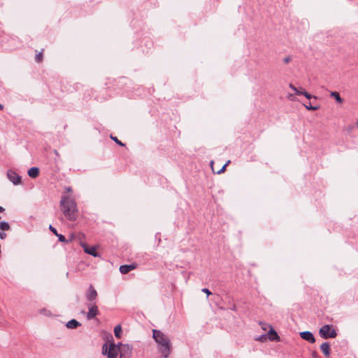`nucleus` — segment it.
Segmentation results:
<instances>
[{"label": "nucleus", "instance_id": "nucleus-24", "mask_svg": "<svg viewBox=\"0 0 358 358\" xmlns=\"http://www.w3.org/2000/svg\"><path fill=\"white\" fill-rule=\"evenodd\" d=\"M305 107L310 110H316L318 109V107L317 106H312L310 103L309 104H304Z\"/></svg>", "mask_w": 358, "mask_h": 358}, {"label": "nucleus", "instance_id": "nucleus-18", "mask_svg": "<svg viewBox=\"0 0 358 358\" xmlns=\"http://www.w3.org/2000/svg\"><path fill=\"white\" fill-rule=\"evenodd\" d=\"M57 236L58 237L59 241L65 243H70L73 238V235H71V237L70 239H66L64 235L60 234H57Z\"/></svg>", "mask_w": 358, "mask_h": 358}, {"label": "nucleus", "instance_id": "nucleus-7", "mask_svg": "<svg viewBox=\"0 0 358 358\" xmlns=\"http://www.w3.org/2000/svg\"><path fill=\"white\" fill-rule=\"evenodd\" d=\"M98 294L93 285H90L85 292L86 300L89 302H93L96 300Z\"/></svg>", "mask_w": 358, "mask_h": 358}, {"label": "nucleus", "instance_id": "nucleus-25", "mask_svg": "<svg viewBox=\"0 0 358 358\" xmlns=\"http://www.w3.org/2000/svg\"><path fill=\"white\" fill-rule=\"evenodd\" d=\"M49 229L50 231H52L55 236L58 234L57 229L52 227L51 224L49 226Z\"/></svg>", "mask_w": 358, "mask_h": 358}, {"label": "nucleus", "instance_id": "nucleus-27", "mask_svg": "<svg viewBox=\"0 0 358 358\" xmlns=\"http://www.w3.org/2000/svg\"><path fill=\"white\" fill-rule=\"evenodd\" d=\"M6 237V234L3 231H0V238L4 239Z\"/></svg>", "mask_w": 358, "mask_h": 358}, {"label": "nucleus", "instance_id": "nucleus-32", "mask_svg": "<svg viewBox=\"0 0 358 358\" xmlns=\"http://www.w3.org/2000/svg\"><path fill=\"white\" fill-rule=\"evenodd\" d=\"M4 210L5 209L3 207L0 206V213H3L4 212Z\"/></svg>", "mask_w": 358, "mask_h": 358}, {"label": "nucleus", "instance_id": "nucleus-19", "mask_svg": "<svg viewBox=\"0 0 358 358\" xmlns=\"http://www.w3.org/2000/svg\"><path fill=\"white\" fill-rule=\"evenodd\" d=\"M114 334H115V337H117V338H121V335H122V328H121V326H120V325H117V326L114 328Z\"/></svg>", "mask_w": 358, "mask_h": 358}, {"label": "nucleus", "instance_id": "nucleus-34", "mask_svg": "<svg viewBox=\"0 0 358 358\" xmlns=\"http://www.w3.org/2000/svg\"><path fill=\"white\" fill-rule=\"evenodd\" d=\"M357 126H358V121H357Z\"/></svg>", "mask_w": 358, "mask_h": 358}, {"label": "nucleus", "instance_id": "nucleus-29", "mask_svg": "<svg viewBox=\"0 0 358 358\" xmlns=\"http://www.w3.org/2000/svg\"><path fill=\"white\" fill-rule=\"evenodd\" d=\"M266 336H262L257 340H259L260 341H265L266 339Z\"/></svg>", "mask_w": 358, "mask_h": 358}, {"label": "nucleus", "instance_id": "nucleus-6", "mask_svg": "<svg viewBox=\"0 0 358 358\" xmlns=\"http://www.w3.org/2000/svg\"><path fill=\"white\" fill-rule=\"evenodd\" d=\"M88 312L87 313L86 317L88 320L94 319L99 314L98 306L95 303L87 304Z\"/></svg>", "mask_w": 358, "mask_h": 358}, {"label": "nucleus", "instance_id": "nucleus-5", "mask_svg": "<svg viewBox=\"0 0 358 358\" xmlns=\"http://www.w3.org/2000/svg\"><path fill=\"white\" fill-rule=\"evenodd\" d=\"M120 358H130L132 352V347L129 344H121L118 348Z\"/></svg>", "mask_w": 358, "mask_h": 358}, {"label": "nucleus", "instance_id": "nucleus-4", "mask_svg": "<svg viewBox=\"0 0 358 358\" xmlns=\"http://www.w3.org/2000/svg\"><path fill=\"white\" fill-rule=\"evenodd\" d=\"M118 348L115 343H110L108 349L107 344L105 343L102 348V353L106 355L108 358H117L119 351Z\"/></svg>", "mask_w": 358, "mask_h": 358}, {"label": "nucleus", "instance_id": "nucleus-20", "mask_svg": "<svg viewBox=\"0 0 358 358\" xmlns=\"http://www.w3.org/2000/svg\"><path fill=\"white\" fill-rule=\"evenodd\" d=\"M10 224L8 222L3 221L0 222V229L2 231H8L10 229Z\"/></svg>", "mask_w": 358, "mask_h": 358}, {"label": "nucleus", "instance_id": "nucleus-31", "mask_svg": "<svg viewBox=\"0 0 358 358\" xmlns=\"http://www.w3.org/2000/svg\"><path fill=\"white\" fill-rule=\"evenodd\" d=\"M66 192H72V189H71V187H66Z\"/></svg>", "mask_w": 358, "mask_h": 358}, {"label": "nucleus", "instance_id": "nucleus-10", "mask_svg": "<svg viewBox=\"0 0 358 358\" xmlns=\"http://www.w3.org/2000/svg\"><path fill=\"white\" fill-rule=\"evenodd\" d=\"M81 246L84 250V252L88 255H90L94 257H99V253L96 252V247L92 246L88 247L85 243H81Z\"/></svg>", "mask_w": 358, "mask_h": 358}, {"label": "nucleus", "instance_id": "nucleus-13", "mask_svg": "<svg viewBox=\"0 0 358 358\" xmlns=\"http://www.w3.org/2000/svg\"><path fill=\"white\" fill-rule=\"evenodd\" d=\"M320 349L326 357L329 356L331 349H330V345L329 343H327V342L323 343L320 346Z\"/></svg>", "mask_w": 358, "mask_h": 358}, {"label": "nucleus", "instance_id": "nucleus-17", "mask_svg": "<svg viewBox=\"0 0 358 358\" xmlns=\"http://www.w3.org/2000/svg\"><path fill=\"white\" fill-rule=\"evenodd\" d=\"M267 336L268 337V339L271 341H278L280 340V337L278 336V334L273 329H270Z\"/></svg>", "mask_w": 358, "mask_h": 358}, {"label": "nucleus", "instance_id": "nucleus-15", "mask_svg": "<svg viewBox=\"0 0 358 358\" xmlns=\"http://www.w3.org/2000/svg\"><path fill=\"white\" fill-rule=\"evenodd\" d=\"M80 326H81V324L78 321L75 320V319L71 320L66 324V327L68 329H76L77 327H78Z\"/></svg>", "mask_w": 358, "mask_h": 358}, {"label": "nucleus", "instance_id": "nucleus-9", "mask_svg": "<svg viewBox=\"0 0 358 358\" xmlns=\"http://www.w3.org/2000/svg\"><path fill=\"white\" fill-rule=\"evenodd\" d=\"M289 87L293 90L295 93L298 95H303L305 96L308 99H310L313 96L308 93L303 87H299V88H297L294 85L292 84H290L289 85ZM314 99H316L315 96H313Z\"/></svg>", "mask_w": 358, "mask_h": 358}, {"label": "nucleus", "instance_id": "nucleus-1", "mask_svg": "<svg viewBox=\"0 0 358 358\" xmlns=\"http://www.w3.org/2000/svg\"><path fill=\"white\" fill-rule=\"evenodd\" d=\"M152 338L157 343V348L162 356L167 358L171 352V343L169 338L159 330H152Z\"/></svg>", "mask_w": 358, "mask_h": 358}, {"label": "nucleus", "instance_id": "nucleus-3", "mask_svg": "<svg viewBox=\"0 0 358 358\" xmlns=\"http://www.w3.org/2000/svg\"><path fill=\"white\" fill-rule=\"evenodd\" d=\"M320 335L324 339L335 338L337 335L336 330L331 325H324L320 329Z\"/></svg>", "mask_w": 358, "mask_h": 358}, {"label": "nucleus", "instance_id": "nucleus-23", "mask_svg": "<svg viewBox=\"0 0 358 358\" xmlns=\"http://www.w3.org/2000/svg\"><path fill=\"white\" fill-rule=\"evenodd\" d=\"M110 138L113 141H114L119 145L122 146V147L125 146V144L122 143L117 137L110 136Z\"/></svg>", "mask_w": 358, "mask_h": 358}, {"label": "nucleus", "instance_id": "nucleus-21", "mask_svg": "<svg viewBox=\"0 0 358 358\" xmlns=\"http://www.w3.org/2000/svg\"><path fill=\"white\" fill-rule=\"evenodd\" d=\"M331 96L334 97L338 103H342L343 99L340 96L339 94L337 92H332L331 93Z\"/></svg>", "mask_w": 358, "mask_h": 358}, {"label": "nucleus", "instance_id": "nucleus-30", "mask_svg": "<svg viewBox=\"0 0 358 358\" xmlns=\"http://www.w3.org/2000/svg\"><path fill=\"white\" fill-rule=\"evenodd\" d=\"M290 61H291V57H287L284 59V62L286 63V64L289 63Z\"/></svg>", "mask_w": 358, "mask_h": 358}, {"label": "nucleus", "instance_id": "nucleus-28", "mask_svg": "<svg viewBox=\"0 0 358 358\" xmlns=\"http://www.w3.org/2000/svg\"><path fill=\"white\" fill-rule=\"evenodd\" d=\"M287 99L290 101H294L295 100V98H294V96L292 94H289L288 96H287Z\"/></svg>", "mask_w": 358, "mask_h": 358}, {"label": "nucleus", "instance_id": "nucleus-12", "mask_svg": "<svg viewBox=\"0 0 358 358\" xmlns=\"http://www.w3.org/2000/svg\"><path fill=\"white\" fill-rule=\"evenodd\" d=\"M300 336L303 339H304L311 343H313L315 342L314 336L310 331L301 332V333H300Z\"/></svg>", "mask_w": 358, "mask_h": 358}, {"label": "nucleus", "instance_id": "nucleus-8", "mask_svg": "<svg viewBox=\"0 0 358 358\" xmlns=\"http://www.w3.org/2000/svg\"><path fill=\"white\" fill-rule=\"evenodd\" d=\"M7 177L15 185L21 183V177L15 171L8 170Z\"/></svg>", "mask_w": 358, "mask_h": 358}, {"label": "nucleus", "instance_id": "nucleus-2", "mask_svg": "<svg viewBox=\"0 0 358 358\" xmlns=\"http://www.w3.org/2000/svg\"><path fill=\"white\" fill-rule=\"evenodd\" d=\"M60 208L69 221H76L78 218L77 204L74 199L69 196H63L60 200Z\"/></svg>", "mask_w": 358, "mask_h": 358}, {"label": "nucleus", "instance_id": "nucleus-14", "mask_svg": "<svg viewBox=\"0 0 358 358\" xmlns=\"http://www.w3.org/2000/svg\"><path fill=\"white\" fill-rule=\"evenodd\" d=\"M229 162H230L228 161L225 164H224L222 166V169H215V168L214 167V162H210L211 169H212V171H213V172L214 173H217V174L222 173L225 171L226 167L229 164Z\"/></svg>", "mask_w": 358, "mask_h": 358}, {"label": "nucleus", "instance_id": "nucleus-16", "mask_svg": "<svg viewBox=\"0 0 358 358\" xmlns=\"http://www.w3.org/2000/svg\"><path fill=\"white\" fill-rule=\"evenodd\" d=\"M39 169L38 167H31L28 170V175L32 178H36L39 176Z\"/></svg>", "mask_w": 358, "mask_h": 358}, {"label": "nucleus", "instance_id": "nucleus-11", "mask_svg": "<svg viewBox=\"0 0 358 358\" xmlns=\"http://www.w3.org/2000/svg\"><path fill=\"white\" fill-rule=\"evenodd\" d=\"M136 264H124L120 266V271L122 274H127L131 271L136 268Z\"/></svg>", "mask_w": 358, "mask_h": 358}, {"label": "nucleus", "instance_id": "nucleus-26", "mask_svg": "<svg viewBox=\"0 0 358 358\" xmlns=\"http://www.w3.org/2000/svg\"><path fill=\"white\" fill-rule=\"evenodd\" d=\"M202 292L206 293L207 294V296H209V295L211 294L210 291L208 289H207V288L202 289Z\"/></svg>", "mask_w": 358, "mask_h": 358}, {"label": "nucleus", "instance_id": "nucleus-22", "mask_svg": "<svg viewBox=\"0 0 358 358\" xmlns=\"http://www.w3.org/2000/svg\"><path fill=\"white\" fill-rule=\"evenodd\" d=\"M43 49H42V50L40 52L36 54V55L35 57V61L37 63H41L43 61Z\"/></svg>", "mask_w": 358, "mask_h": 358}, {"label": "nucleus", "instance_id": "nucleus-33", "mask_svg": "<svg viewBox=\"0 0 358 358\" xmlns=\"http://www.w3.org/2000/svg\"><path fill=\"white\" fill-rule=\"evenodd\" d=\"M3 110V106L0 103V110Z\"/></svg>", "mask_w": 358, "mask_h": 358}]
</instances>
